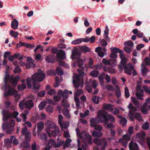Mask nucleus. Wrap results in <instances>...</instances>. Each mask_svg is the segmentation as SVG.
Listing matches in <instances>:
<instances>
[{"label":"nucleus","mask_w":150,"mask_h":150,"mask_svg":"<svg viewBox=\"0 0 150 150\" xmlns=\"http://www.w3.org/2000/svg\"><path fill=\"white\" fill-rule=\"evenodd\" d=\"M68 93L70 94H72L71 91H68L65 90L64 91L61 90H59L58 92V94L61 95L63 98L62 101V105L64 107H69V104L68 103L67 99L68 98Z\"/></svg>","instance_id":"nucleus-7"},{"label":"nucleus","mask_w":150,"mask_h":150,"mask_svg":"<svg viewBox=\"0 0 150 150\" xmlns=\"http://www.w3.org/2000/svg\"><path fill=\"white\" fill-rule=\"evenodd\" d=\"M79 75L74 74L73 77V82L75 87H82L83 86V76L86 75V73L81 71L78 69Z\"/></svg>","instance_id":"nucleus-5"},{"label":"nucleus","mask_w":150,"mask_h":150,"mask_svg":"<svg viewBox=\"0 0 150 150\" xmlns=\"http://www.w3.org/2000/svg\"><path fill=\"white\" fill-rule=\"evenodd\" d=\"M26 88V82L24 80L22 81L21 84L19 85L18 86V89L19 91L23 90Z\"/></svg>","instance_id":"nucleus-23"},{"label":"nucleus","mask_w":150,"mask_h":150,"mask_svg":"<svg viewBox=\"0 0 150 150\" xmlns=\"http://www.w3.org/2000/svg\"><path fill=\"white\" fill-rule=\"evenodd\" d=\"M19 106L21 110L23 109L24 108L30 109L33 106V104L31 100H26L25 98L19 102Z\"/></svg>","instance_id":"nucleus-8"},{"label":"nucleus","mask_w":150,"mask_h":150,"mask_svg":"<svg viewBox=\"0 0 150 150\" xmlns=\"http://www.w3.org/2000/svg\"><path fill=\"white\" fill-rule=\"evenodd\" d=\"M131 135H124L122 138V139L120 140V142L122 144L123 146L124 147H126L127 144V141L129 140L130 137Z\"/></svg>","instance_id":"nucleus-16"},{"label":"nucleus","mask_w":150,"mask_h":150,"mask_svg":"<svg viewBox=\"0 0 150 150\" xmlns=\"http://www.w3.org/2000/svg\"><path fill=\"white\" fill-rule=\"evenodd\" d=\"M18 24V21L16 19H14L11 23V27L13 29L16 30L17 28Z\"/></svg>","instance_id":"nucleus-20"},{"label":"nucleus","mask_w":150,"mask_h":150,"mask_svg":"<svg viewBox=\"0 0 150 150\" xmlns=\"http://www.w3.org/2000/svg\"><path fill=\"white\" fill-rule=\"evenodd\" d=\"M111 61V60L110 59H108V60H107L105 58H103L102 60V62L105 65H109L110 64V62Z\"/></svg>","instance_id":"nucleus-52"},{"label":"nucleus","mask_w":150,"mask_h":150,"mask_svg":"<svg viewBox=\"0 0 150 150\" xmlns=\"http://www.w3.org/2000/svg\"><path fill=\"white\" fill-rule=\"evenodd\" d=\"M78 131L79 129L76 128V131L77 133L78 137H79L81 139L83 142L84 143V144H83L82 145V148L83 150H86L87 146L85 143H87L91 144L92 143L91 137L88 134L86 133L85 132L79 134L78 133Z\"/></svg>","instance_id":"nucleus-6"},{"label":"nucleus","mask_w":150,"mask_h":150,"mask_svg":"<svg viewBox=\"0 0 150 150\" xmlns=\"http://www.w3.org/2000/svg\"><path fill=\"white\" fill-rule=\"evenodd\" d=\"M111 109L110 110V112H111L113 114H117L119 113V111L118 109L115 108H113V106L112 107Z\"/></svg>","instance_id":"nucleus-39"},{"label":"nucleus","mask_w":150,"mask_h":150,"mask_svg":"<svg viewBox=\"0 0 150 150\" xmlns=\"http://www.w3.org/2000/svg\"><path fill=\"white\" fill-rule=\"evenodd\" d=\"M4 143L6 146L7 147H10L11 146V143L8 139H6L4 140Z\"/></svg>","instance_id":"nucleus-47"},{"label":"nucleus","mask_w":150,"mask_h":150,"mask_svg":"<svg viewBox=\"0 0 150 150\" xmlns=\"http://www.w3.org/2000/svg\"><path fill=\"white\" fill-rule=\"evenodd\" d=\"M145 135V134L144 132L143 131H141L137 134L136 137L137 139H139V141H141L142 142H143L144 141Z\"/></svg>","instance_id":"nucleus-18"},{"label":"nucleus","mask_w":150,"mask_h":150,"mask_svg":"<svg viewBox=\"0 0 150 150\" xmlns=\"http://www.w3.org/2000/svg\"><path fill=\"white\" fill-rule=\"evenodd\" d=\"M81 51L84 52H89L91 50L90 49L86 46H82L81 47Z\"/></svg>","instance_id":"nucleus-41"},{"label":"nucleus","mask_w":150,"mask_h":150,"mask_svg":"<svg viewBox=\"0 0 150 150\" xmlns=\"http://www.w3.org/2000/svg\"><path fill=\"white\" fill-rule=\"evenodd\" d=\"M149 123L146 122L145 123H144L142 125L143 128L144 129H147L149 128Z\"/></svg>","instance_id":"nucleus-61"},{"label":"nucleus","mask_w":150,"mask_h":150,"mask_svg":"<svg viewBox=\"0 0 150 150\" xmlns=\"http://www.w3.org/2000/svg\"><path fill=\"white\" fill-rule=\"evenodd\" d=\"M20 77L19 76H16L14 77L12 76H10L9 73L7 71L5 73L4 81L5 85L3 88L5 90L4 95L5 96L13 95L16 98V100L18 101L20 98V95L18 93L17 91L13 88H11L8 85L6 84V83L11 82L14 87H16L17 82L18 81Z\"/></svg>","instance_id":"nucleus-1"},{"label":"nucleus","mask_w":150,"mask_h":150,"mask_svg":"<svg viewBox=\"0 0 150 150\" xmlns=\"http://www.w3.org/2000/svg\"><path fill=\"white\" fill-rule=\"evenodd\" d=\"M92 100L95 103L98 104L99 101L102 100V98L100 97H97L96 96H93L92 98Z\"/></svg>","instance_id":"nucleus-29"},{"label":"nucleus","mask_w":150,"mask_h":150,"mask_svg":"<svg viewBox=\"0 0 150 150\" xmlns=\"http://www.w3.org/2000/svg\"><path fill=\"white\" fill-rule=\"evenodd\" d=\"M77 63L78 66L79 67H81L83 65V62L82 60L79 58L77 59Z\"/></svg>","instance_id":"nucleus-54"},{"label":"nucleus","mask_w":150,"mask_h":150,"mask_svg":"<svg viewBox=\"0 0 150 150\" xmlns=\"http://www.w3.org/2000/svg\"><path fill=\"white\" fill-rule=\"evenodd\" d=\"M116 93L117 97H120L121 95L120 88L118 86L116 87Z\"/></svg>","instance_id":"nucleus-46"},{"label":"nucleus","mask_w":150,"mask_h":150,"mask_svg":"<svg viewBox=\"0 0 150 150\" xmlns=\"http://www.w3.org/2000/svg\"><path fill=\"white\" fill-rule=\"evenodd\" d=\"M58 122L59 125H61L62 127H63V124L62 123V122L64 121L63 120V117L61 115H59L58 116Z\"/></svg>","instance_id":"nucleus-48"},{"label":"nucleus","mask_w":150,"mask_h":150,"mask_svg":"<svg viewBox=\"0 0 150 150\" xmlns=\"http://www.w3.org/2000/svg\"><path fill=\"white\" fill-rule=\"evenodd\" d=\"M15 125V123L14 120H10L7 124L4 123L2 124V128L3 130H5L7 129H11Z\"/></svg>","instance_id":"nucleus-13"},{"label":"nucleus","mask_w":150,"mask_h":150,"mask_svg":"<svg viewBox=\"0 0 150 150\" xmlns=\"http://www.w3.org/2000/svg\"><path fill=\"white\" fill-rule=\"evenodd\" d=\"M82 42L81 38L80 39H77L72 41L71 42V44L74 45H76L79 44Z\"/></svg>","instance_id":"nucleus-34"},{"label":"nucleus","mask_w":150,"mask_h":150,"mask_svg":"<svg viewBox=\"0 0 150 150\" xmlns=\"http://www.w3.org/2000/svg\"><path fill=\"white\" fill-rule=\"evenodd\" d=\"M129 147L130 150H137L138 149V146L136 143H133L132 141L129 144Z\"/></svg>","instance_id":"nucleus-21"},{"label":"nucleus","mask_w":150,"mask_h":150,"mask_svg":"<svg viewBox=\"0 0 150 150\" xmlns=\"http://www.w3.org/2000/svg\"><path fill=\"white\" fill-rule=\"evenodd\" d=\"M105 74L103 73L101 75H100L98 76V79L100 82V85L102 86L103 83V76Z\"/></svg>","instance_id":"nucleus-44"},{"label":"nucleus","mask_w":150,"mask_h":150,"mask_svg":"<svg viewBox=\"0 0 150 150\" xmlns=\"http://www.w3.org/2000/svg\"><path fill=\"white\" fill-rule=\"evenodd\" d=\"M132 115L134 117V119L135 118L137 120L139 121H141L142 118L141 114L139 113H132Z\"/></svg>","instance_id":"nucleus-25"},{"label":"nucleus","mask_w":150,"mask_h":150,"mask_svg":"<svg viewBox=\"0 0 150 150\" xmlns=\"http://www.w3.org/2000/svg\"><path fill=\"white\" fill-rule=\"evenodd\" d=\"M57 56L59 58L61 59H64L66 58L65 52L62 50L59 51Z\"/></svg>","instance_id":"nucleus-22"},{"label":"nucleus","mask_w":150,"mask_h":150,"mask_svg":"<svg viewBox=\"0 0 150 150\" xmlns=\"http://www.w3.org/2000/svg\"><path fill=\"white\" fill-rule=\"evenodd\" d=\"M63 112L67 118H69L70 117V116L69 113V111L68 109H65L63 110Z\"/></svg>","instance_id":"nucleus-37"},{"label":"nucleus","mask_w":150,"mask_h":150,"mask_svg":"<svg viewBox=\"0 0 150 150\" xmlns=\"http://www.w3.org/2000/svg\"><path fill=\"white\" fill-rule=\"evenodd\" d=\"M136 90V95L137 98L139 100H142L144 99V91L142 89L141 83H137Z\"/></svg>","instance_id":"nucleus-11"},{"label":"nucleus","mask_w":150,"mask_h":150,"mask_svg":"<svg viewBox=\"0 0 150 150\" xmlns=\"http://www.w3.org/2000/svg\"><path fill=\"white\" fill-rule=\"evenodd\" d=\"M45 130L48 136L50 137H51L50 132L52 129L56 127L55 123L50 120H47L45 123Z\"/></svg>","instance_id":"nucleus-9"},{"label":"nucleus","mask_w":150,"mask_h":150,"mask_svg":"<svg viewBox=\"0 0 150 150\" xmlns=\"http://www.w3.org/2000/svg\"><path fill=\"white\" fill-rule=\"evenodd\" d=\"M40 138L41 140L43 141H46L47 139L46 135L44 133H42L40 135Z\"/></svg>","instance_id":"nucleus-42"},{"label":"nucleus","mask_w":150,"mask_h":150,"mask_svg":"<svg viewBox=\"0 0 150 150\" xmlns=\"http://www.w3.org/2000/svg\"><path fill=\"white\" fill-rule=\"evenodd\" d=\"M110 49L111 52L115 54L117 53H120L119 56L121 60L118 67L120 70H122L124 68V72L125 73L129 75H131L132 73L133 76L137 75V72L135 70L134 67L132 64L130 63L126 65V63L128 59L124 54L123 51L116 47H111Z\"/></svg>","instance_id":"nucleus-2"},{"label":"nucleus","mask_w":150,"mask_h":150,"mask_svg":"<svg viewBox=\"0 0 150 150\" xmlns=\"http://www.w3.org/2000/svg\"><path fill=\"white\" fill-rule=\"evenodd\" d=\"M104 126L106 128H113L114 127V125L112 123H110L108 124L107 125H104Z\"/></svg>","instance_id":"nucleus-62"},{"label":"nucleus","mask_w":150,"mask_h":150,"mask_svg":"<svg viewBox=\"0 0 150 150\" xmlns=\"http://www.w3.org/2000/svg\"><path fill=\"white\" fill-rule=\"evenodd\" d=\"M94 142L96 145H99L100 144H102L104 146H105L107 144L105 139H102L101 140L96 139L94 140Z\"/></svg>","instance_id":"nucleus-17"},{"label":"nucleus","mask_w":150,"mask_h":150,"mask_svg":"<svg viewBox=\"0 0 150 150\" xmlns=\"http://www.w3.org/2000/svg\"><path fill=\"white\" fill-rule=\"evenodd\" d=\"M131 99L132 102L134 103V104L137 106L138 108H139V102L137 100L133 97H131Z\"/></svg>","instance_id":"nucleus-33"},{"label":"nucleus","mask_w":150,"mask_h":150,"mask_svg":"<svg viewBox=\"0 0 150 150\" xmlns=\"http://www.w3.org/2000/svg\"><path fill=\"white\" fill-rule=\"evenodd\" d=\"M71 141V140L70 139H67L65 143V146H64L63 147V149H66V147L65 146H66L67 147L69 146L70 145V143Z\"/></svg>","instance_id":"nucleus-40"},{"label":"nucleus","mask_w":150,"mask_h":150,"mask_svg":"<svg viewBox=\"0 0 150 150\" xmlns=\"http://www.w3.org/2000/svg\"><path fill=\"white\" fill-rule=\"evenodd\" d=\"M59 132L60 131L59 129H56L52 132V134L53 136H55L59 134Z\"/></svg>","instance_id":"nucleus-63"},{"label":"nucleus","mask_w":150,"mask_h":150,"mask_svg":"<svg viewBox=\"0 0 150 150\" xmlns=\"http://www.w3.org/2000/svg\"><path fill=\"white\" fill-rule=\"evenodd\" d=\"M38 125V131L37 132L39 135L40 133L41 130L44 127L43 123L42 122H40L37 124Z\"/></svg>","instance_id":"nucleus-24"},{"label":"nucleus","mask_w":150,"mask_h":150,"mask_svg":"<svg viewBox=\"0 0 150 150\" xmlns=\"http://www.w3.org/2000/svg\"><path fill=\"white\" fill-rule=\"evenodd\" d=\"M57 94L58 95L54 96L53 97L55 101H58L61 99V96H62V95H59L58 94Z\"/></svg>","instance_id":"nucleus-60"},{"label":"nucleus","mask_w":150,"mask_h":150,"mask_svg":"<svg viewBox=\"0 0 150 150\" xmlns=\"http://www.w3.org/2000/svg\"><path fill=\"white\" fill-rule=\"evenodd\" d=\"M92 86L93 88H96L98 85V83L95 80H93L91 82Z\"/></svg>","instance_id":"nucleus-56"},{"label":"nucleus","mask_w":150,"mask_h":150,"mask_svg":"<svg viewBox=\"0 0 150 150\" xmlns=\"http://www.w3.org/2000/svg\"><path fill=\"white\" fill-rule=\"evenodd\" d=\"M128 108L130 109L129 113L128 114V116L131 120L133 121L134 117L132 115V113L136 110V109L135 108H133V105L131 103L129 104L128 106Z\"/></svg>","instance_id":"nucleus-14"},{"label":"nucleus","mask_w":150,"mask_h":150,"mask_svg":"<svg viewBox=\"0 0 150 150\" xmlns=\"http://www.w3.org/2000/svg\"><path fill=\"white\" fill-rule=\"evenodd\" d=\"M111 61H110L109 65L112 66L114 67L116 66L117 64V62L115 59H110Z\"/></svg>","instance_id":"nucleus-43"},{"label":"nucleus","mask_w":150,"mask_h":150,"mask_svg":"<svg viewBox=\"0 0 150 150\" xmlns=\"http://www.w3.org/2000/svg\"><path fill=\"white\" fill-rule=\"evenodd\" d=\"M46 104V102L45 101L41 102L38 106L40 110H41L44 108Z\"/></svg>","instance_id":"nucleus-38"},{"label":"nucleus","mask_w":150,"mask_h":150,"mask_svg":"<svg viewBox=\"0 0 150 150\" xmlns=\"http://www.w3.org/2000/svg\"><path fill=\"white\" fill-rule=\"evenodd\" d=\"M83 93L82 90H78L75 91L76 94L74 96V100L76 103L77 107L78 108L79 106V101L78 96Z\"/></svg>","instance_id":"nucleus-15"},{"label":"nucleus","mask_w":150,"mask_h":150,"mask_svg":"<svg viewBox=\"0 0 150 150\" xmlns=\"http://www.w3.org/2000/svg\"><path fill=\"white\" fill-rule=\"evenodd\" d=\"M90 122L91 127H94L96 130L100 131L102 129V127L99 125H97V124L103 122L105 124H107L108 123V120L106 113L100 110L98 112L97 117L91 118Z\"/></svg>","instance_id":"nucleus-3"},{"label":"nucleus","mask_w":150,"mask_h":150,"mask_svg":"<svg viewBox=\"0 0 150 150\" xmlns=\"http://www.w3.org/2000/svg\"><path fill=\"white\" fill-rule=\"evenodd\" d=\"M31 138V135L30 132H27L25 135V140L26 141H29Z\"/></svg>","instance_id":"nucleus-59"},{"label":"nucleus","mask_w":150,"mask_h":150,"mask_svg":"<svg viewBox=\"0 0 150 150\" xmlns=\"http://www.w3.org/2000/svg\"><path fill=\"white\" fill-rule=\"evenodd\" d=\"M124 44L125 46H129L131 47L133 46L134 45L133 42L130 40L125 42Z\"/></svg>","instance_id":"nucleus-53"},{"label":"nucleus","mask_w":150,"mask_h":150,"mask_svg":"<svg viewBox=\"0 0 150 150\" xmlns=\"http://www.w3.org/2000/svg\"><path fill=\"white\" fill-rule=\"evenodd\" d=\"M143 88L146 92L150 94V87L144 86Z\"/></svg>","instance_id":"nucleus-64"},{"label":"nucleus","mask_w":150,"mask_h":150,"mask_svg":"<svg viewBox=\"0 0 150 150\" xmlns=\"http://www.w3.org/2000/svg\"><path fill=\"white\" fill-rule=\"evenodd\" d=\"M24 127L22 129L21 131L22 133L24 135H26L27 132H29L27 129V127L25 126H24Z\"/></svg>","instance_id":"nucleus-57"},{"label":"nucleus","mask_w":150,"mask_h":150,"mask_svg":"<svg viewBox=\"0 0 150 150\" xmlns=\"http://www.w3.org/2000/svg\"><path fill=\"white\" fill-rule=\"evenodd\" d=\"M102 134L101 132H97L95 131H93L92 132V135L94 137H101Z\"/></svg>","instance_id":"nucleus-30"},{"label":"nucleus","mask_w":150,"mask_h":150,"mask_svg":"<svg viewBox=\"0 0 150 150\" xmlns=\"http://www.w3.org/2000/svg\"><path fill=\"white\" fill-rule=\"evenodd\" d=\"M112 105L110 104H104L103 105V108L105 110H106L110 111L111 110Z\"/></svg>","instance_id":"nucleus-28"},{"label":"nucleus","mask_w":150,"mask_h":150,"mask_svg":"<svg viewBox=\"0 0 150 150\" xmlns=\"http://www.w3.org/2000/svg\"><path fill=\"white\" fill-rule=\"evenodd\" d=\"M11 55V53L9 51H6L4 52V58H8Z\"/></svg>","instance_id":"nucleus-55"},{"label":"nucleus","mask_w":150,"mask_h":150,"mask_svg":"<svg viewBox=\"0 0 150 150\" xmlns=\"http://www.w3.org/2000/svg\"><path fill=\"white\" fill-rule=\"evenodd\" d=\"M3 114V120L5 121L8 120V119L9 117H14L16 118V117L19 114V113L16 111L14 112L12 115H11L7 111L3 110L2 112Z\"/></svg>","instance_id":"nucleus-12"},{"label":"nucleus","mask_w":150,"mask_h":150,"mask_svg":"<svg viewBox=\"0 0 150 150\" xmlns=\"http://www.w3.org/2000/svg\"><path fill=\"white\" fill-rule=\"evenodd\" d=\"M125 96L126 98L129 97L130 94L129 92V90L127 87H125Z\"/></svg>","instance_id":"nucleus-51"},{"label":"nucleus","mask_w":150,"mask_h":150,"mask_svg":"<svg viewBox=\"0 0 150 150\" xmlns=\"http://www.w3.org/2000/svg\"><path fill=\"white\" fill-rule=\"evenodd\" d=\"M148 71L146 68L142 64L141 71L143 75H145Z\"/></svg>","instance_id":"nucleus-32"},{"label":"nucleus","mask_w":150,"mask_h":150,"mask_svg":"<svg viewBox=\"0 0 150 150\" xmlns=\"http://www.w3.org/2000/svg\"><path fill=\"white\" fill-rule=\"evenodd\" d=\"M127 120L125 118H123L120 120V124L122 126H124L127 123Z\"/></svg>","instance_id":"nucleus-50"},{"label":"nucleus","mask_w":150,"mask_h":150,"mask_svg":"<svg viewBox=\"0 0 150 150\" xmlns=\"http://www.w3.org/2000/svg\"><path fill=\"white\" fill-rule=\"evenodd\" d=\"M45 77V75L43 71L39 70V71L34 74L31 77L27 79L26 82L28 88L31 87L32 85L34 82H42Z\"/></svg>","instance_id":"nucleus-4"},{"label":"nucleus","mask_w":150,"mask_h":150,"mask_svg":"<svg viewBox=\"0 0 150 150\" xmlns=\"http://www.w3.org/2000/svg\"><path fill=\"white\" fill-rule=\"evenodd\" d=\"M64 143L63 140L58 141L57 143L55 142L54 140L51 139L49 140L45 150H50L49 149L52 146L54 148H58L62 146Z\"/></svg>","instance_id":"nucleus-10"},{"label":"nucleus","mask_w":150,"mask_h":150,"mask_svg":"<svg viewBox=\"0 0 150 150\" xmlns=\"http://www.w3.org/2000/svg\"><path fill=\"white\" fill-rule=\"evenodd\" d=\"M11 142L15 145H17L18 143V141L14 137L12 136L11 138Z\"/></svg>","instance_id":"nucleus-45"},{"label":"nucleus","mask_w":150,"mask_h":150,"mask_svg":"<svg viewBox=\"0 0 150 150\" xmlns=\"http://www.w3.org/2000/svg\"><path fill=\"white\" fill-rule=\"evenodd\" d=\"M18 34V32L12 30H11L10 32V35L15 38L17 37Z\"/></svg>","instance_id":"nucleus-36"},{"label":"nucleus","mask_w":150,"mask_h":150,"mask_svg":"<svg viewBox=\"0 0 150 150\" xmlns=\"http://www.w3.org/2000/svg\"><path fill=\"white\" fill-rule=\"evenodd\" d=\"M90 74L93 77H97L99 74V72L97 70H93Z\"/></svg>","instance_id":"nucleus-35"},{"label":"nucleus","mask_w":150,"mask_h":150,"mask_svg":"<svg viewBox=\"0 0 150 150\" xmlns=\"http://www.w3.org/2000/svg\"><path fill=\"white\" fill-rule=\"evenodd\" d=\"M100 44L103 46H105L107 45V42L104 39L100 40Z\"/></svg>","instance_id":"nucleus-58"},{"label":"nucleus","mask_w":150,"mask_h":150,"mask_svg":"<svg viewBox=\"0 0 150 150\" xmlns=\"http://www.w3.org/2000/svg\"><path fill=\"white\" fill-rule=\"evenodd\" d=\"M62 123L63 124V127L61 126V125H60L61 128L62 129H66L69 126V123L68 122H64L63 121L62 122Z\"/></svg>","instance_id":"nucleus-31"},{"label":"nucleus","mask_w":150,"mask_h":150,"mask_svg":"<svg viewBox=\"0 0 150 150\" xmlns=\"http://www.w3.org/2000/svg\"><path fill=\"white\" fill-rule=\"evenodd\" d=\"M101 110L106 113V115L107 116V119L108 120H109L110 121L113 122H115V118L112 115L110 114H108L107 112L104 111L103 110Z\"/></svg>","instance_id":"nucleus-26"},{"label":"nucleus","mask_w":150,"mask_h":150,"mask_svg":"<svg viewBox=\"0 0 150 150\" xmlns=\"http://www.w3.org/2000/svg\"><path fill=\"white\" fill-rule=\"evenodd\" d=\"M109 29L107 25H106L105 29L104 31V34L105 37V38H108V35L109 33Z\"/></svg>","instance_id":"nucleus-49"},{"label":"nucleus","mask_w":150,"mask_h":150,"mask_svg":"<svg viewBox=\"0 0 150 150\" xmlns=\"http://www.w3.org/2000/svg\"><path fill=\"white\" fill-rule=\"evenodd\" d=\"M27 61L28 64L27 65V68H30V67H35V64L33 62V60L30 57H28L27 58Z\"/></svg>","instance_id":"nucleus-19"},{"label":"nucleus","mask_w":150,"mask_h":150,"mask_svg":"<svg viewBox=\"0 0 150 150\" xmlns=\"http://www.w3.org/2000/svg\"><path fill=\"white\" fill-rule=\"evenodd\" d=\"M46 89L47 90V93L48 94L52 95L54 94L55 93V91L53 89L50 88V86L47 85L46 87Z\"/></svg>","instance_id":"nucleus-27"}]
</instances>
